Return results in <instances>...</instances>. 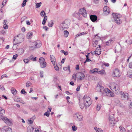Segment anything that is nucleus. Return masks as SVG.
<instances>
[{
	"mask_svg": "<svg viewBox=\"0 0 132 132\" xmlns=\"http://www.w3.org/2000/svg\"><path fill=\"white\" fill-rule=\"evenodd\" d=\"M54 21L53 20H51L48 23V26L49 27H52L54 24Z\"/></svg>",
	"mask_w": 132,
	"mask_h": 132,
	"instance_id": "30",
	"label": "nucleus"
},
{
	"mask_svg": "<svg viewBox=\"0 0 132 132\" xmlns=\"http://www.w3.org/2000/svg\"><path fill=\"white\" fill-rule=\"evenodd\" d=\"M79 12L81 13V14L84 17L87 16V13L85 8L84 7L80 9L79 11Z\"/></svg>",
	"mask_w": 132,
	"mask_h": 132,
	"instance_id": "14",
	"label": "nucleus"
},
{
	"mask_svg": "<svg viewBox=\"0 0 132 132\" xmlns=\"http://www.w3.org/2000/svg\"><path fill=\"white\" fill-rule=\"evenodd\" d=\"M3 27L6 29H7L8 28L7 25L6 24H4L3 26Z\"/></svg>",
	"mask_w": 132,
	"mask_h": 132,
	"instance_id": "52",
	"label": "nucleus"
},
{
	"mask_svg": "<svg viewBox=\"0 0 132 132\" xmlns=\"http://www.w3.org/2000/svg\"><path fill=\"white\" fill-rule=\"evenodd\" d=\"M23 35L20 34L15 37L14 39V43L15 44H18L23 42L24 40Z\"/></svg>",
	"mask_w": 132,
	"mask_h": 132,
	"instance_id": "5",
	"label": "nucleus"
},
{
	"mask_svg": "<svg viewBox=\"0 0 132 132\" xmlns=\"http://www.w3.org/2000/svg\"><path fill=\"white\" fill-rule=\"evenodd\" d=\"M40 15L42 16H44L46 15V13L44 11H42L41 12Z\"/></svg>",
	"mask_w": 132,
	"mask_h": 132,
	"instance_id": "35",
	"label": "nucleus"
},
{
	"mask_svg": "<svg viewBox=\"0 0 132 132\" xmlns=\"http://www.w3.org/2000/svg\"><path fill=\"white\" fill-rule=\"evenodd\" d=\"M61 52L62 53H63L65 55H67L68 54V53L67 52H65L63 50L61 51Z\"/></svg>",
	"mask_w": 132,
	"mask_h": 132,
	"instance_id": "44",
	"label": "nucleus"
},
{
	"mask_svg": "<svg viewBox=\"0 0 132 132\" xmlns=\"http://www.w3.org/2000/svg\"><path fill=\"white\" fill-rule=\"evenodd\" d=\"M63 69L64 70H70V67L69 65H68L67 67H65L63 68Z\"/></svg>",
	"mask_w": 132,
	"mask_h": 132,
	"instance_id": "45",
	"label": "nucleus"
},
{
	"mask_svg": "<svg viewBox=\"0 0 132 132\" xmlns=\"http://www.w3.org/2000/svg\"><path fill=\"white\" fill-rule=\"evenodd\" d=\"M98 46H99V47L96 48V49L94 51V52L96 54L99 55L101 54V51L100 49V45H98Z\"/></svg>",
	"mask_w": 132,
	"mask_h": 132,
	"instance_id": "17",
	"label": "nucleus"
},
{
	"mask_svg": "<svg viewBox=\"0 0 132 132\" xmlns=\"http://www.w3.org/2000/svg\"><path fill=\"white\" fill-rule=\"evenodd\" d=\"M65 59L64 58L62 59V61H61V63H64L65 60Z\"/></svg>",
	"mask_w": 132,
	"mask_h": 132,
	"instance_id": "64",
	"label": "nucleus"
},
{
	"mask_svg": "<svg viewBox=\"0 0 132 132\" xmlns=\"http://www.w3.org/2000/svg\"><path fill=\"white\" fill-rule=\"evenodd\" d=\"M110 88L115 93L118 94L119 93L120 88L117 84L114 82H112L110 83Z\"/></svg>",
	"mask_w": 132,
	"mask_h": 132,
	"instance_id": "3",
	"label": "nucleus"
},
{
	"mask_svg": "<svg viewBox=\"0 0 132 132\" xmlns=\"http://www.w3.org/2000/svg\"><path fill=\"white\" fill-rule=\"evenodd\" d=\"M97 73L102 75H105L106 74V72L103 69L101 70L98 68Z\"/></svg>",
	"mask_w": 132,
	"mask_h": 132,
	"instance_id": "18",
	"label": "nucleus"
},
{
	"mask_svg": "<svg viewBox=\"0 0 132 132\" xmlns=\"http://www.w3.org/2000/svg\"><path fill=\"white\" fill-rule=\"evenodd\" d=\"M103 65L106 67H108L109 66V64L107 63L104 62L103 63Z\"/></svg>",
	"mask_w": 132,
	"mask_h": 132,
	"instance_id": "50",
	"label": "nucleus"
},
{
	"mask_svg": "<svg viewBox=\"0 0 132 132\" xmlns=\"http://www.w3.org/2000/svg\"><path fill=\"white\" fill-rule=\"evenodd\" d=\"M34 129V128L31 126L28 127L27 128V132H32Z\"/></svg>",
	"mask_w": 132,
	"mask_h": 132,
	"instance_id": "23",
	"label": "nucleus"
},
{
	"mask_svg": "<svg viewBox=\"0 0 132 132\" xmlns=\"http://www.w3.org/2000/svg\"><path fill=\"white\" fill-rule=\"evenodd\" d=\"M81 14V13L79 12H75L74 13L75 16L77 18L80 17Z\"/></svg>",
	"mask_w": 132,
	"mask_h": 132,
	"instance_id": "29",
	"label": "nucleus"
},
{
	"mask_svg": "<svg viewBox=\"0 0 132 132\" xmlns=\"http://www.w3.org/2000/svg\"><path fill=\"white\" fill-rule=\"evenodd\" d=\"M69 34V32L67 30H65L64 31V35L65 37H68Z\"/></svg>",
	"mask_w": 132,
	"mask_h": 132,
	"instance_id": "32",
	"label": "nucleus"
},
{
	"mask_svg": "<svg viewBox=\"0 0 132 132\" xmlns=\"http://www.w3.org/2000/svg\"><path fill=\"white\" fill-rule=\"evenodd\" d=\"M112 75L114 77H119L120 76L121 73L119 70L115 69L113 70Z\"/></svg>",
	"mask_w": 132,
	"mask_h": 132,
	"instance_id": "9",
	"label": "nucleus"
},
{
	"mask_svg": "<svg viewBox=\"0 0 132 132\" xmlns=\"http://www.w3.org/2000/svg\"><path fill=\"white\" fill-rule=\"evenodd\" d=\"M87 33V32H82V33H81V35H84V34H86Z\"/></svg>",
	"mask_w": 132,
	"mask_h": 132,
	"instance_id": "59",
	"label": "nucleus"
},
{
	"mask_svg": "<svg viewBox=\"0 0 132 132\" xmlns=\"http://www.w3.org/2000/svg\"><path fill=\"white\" fill-rule=\"evenodd\" d=\"M72 129L73 131H75L77 130V128L75 126L73 125L72 127Z\"/></svg>",
	"mask_w": 132,
	"mask_h": 132,
	"instance_id": "42",
	"label": "nucleus"
},
{
	"mask_svg": "<svg viewBox=\"0 0 132 132\" xmlns=\"http://www.w3.org/2000/svg\"><path fill=\"white\" fill-rule=\"evenodd\" d=\"M128 75L130 78H132V71H129L128 73Z\"/></svg>",
	"mask_w": 132,
	"mask_h": 132,
	"instance_id": "38",
	"label": "nucleus"
},
{
	"mask_svg": "<svg viewBox=\"0 0 132 132\" xmlns=\"http://www.w3.org/2000/svg\"><path fill=\"white\" fill-rule=\"evenodd\" d=\"M1 130L2 132H12V129L7 126L3 127Z\"/></svg>",
	"mask_w": 132,
	"mask_h": 132,
	"instance_id": "13",
	"label": "nucleus"
},
{
	"mask_svg": "<svg viewBox=\"0 0 132 132\" xmlns=\"http://www.w3.org/2000/svg\"><path fill=\"white\" fill-rule=\"evenodd\" d=\"M25 19V18L24 17L22 18H21V22L22 23L23 21Z\"/></svg>",
	"mask_w": 132,
	"mask_h": 132,
	"instance_id": "54",
	"label": "nucleus"
},
{
	"mask_svg": "<svg viewBox=\"0 0 132 132\" xmlns=\"http://www.w3.org/2000/svg\"><path fill=\"white\" fill-rule=\"evenodd\" d=\"M113 114H110L109 116V120L110 123L111 124H113L115 123V120L113 117Z\"/></svg>",
	"mask_w": 132,
	"mask_h": 132,
	"instance_id": "12",
	"label": "nucleus"
},
{
	"mask_svg": "<svg viewBox=\"0 0 132 132\" xmlns=\"http://www.w3.org/2000/svg\"><path fill=\"white\" fill-rule=\"evenodd\" d=\"M70 21L69 20H65L61 23L60 26V28L62 30L68 28L70 25Z\"/></svg>",
	"mask_w": 132,
	"mask_h": 132,
	"instance_id": "4",
	"label": "nucleus"
},
{
	"mask_svg": "<svg viewBox=\"0 0 132 132\" xmlns=\"http://www.w3.org/2000/svg\"><path fill=\"white\" fill-rule=\"evenodd\" d=\"M39 62L40 63V67L42 68H44L46 66V63L45 59L43 57H40L39 59Z\"/></svg>",
	"mask_w": 132,
	"mask_h": 132,
	"instance_id": "8",
	"label": "nucleus"
},
{
	"mask_svg": "<svg viewBox=\"0 0 132 132\" xmlns=\"http://www.w3.org/2000/svg\"><path fill=\"white\" fill-rule=\"evenodd\" d=\"M11 92L14 95H15L16 94L17 92V90L13 88H12Z\"/></svg>",
	"mask_w": 132,
	"mask_h": 132,
	"instance_id": "28",
	"label": "nucleus"
},
{
	"mask_svg": "<svg viewBox=\"0 0 132 132\" xmlns=\"http://www.w3.org/2000/svg\"><path fill=\"white\" fill-rule=\"evenodd\" d=\"M104 13L106 15L109 14L110 12V10L109 8L107 6H105L103 8Z\"/></svg>",
	"mask_w": 132,
	"mask_h": 132,
	"instance_id": "16",
	"label": "nucleus"
},
{
	"mask_svg": "<svg viewBox=\"0 0 132 132\" xmlns=\"http://www.w3.org/2000/svg\"><path fill=\"white\" fill-rule=\"evenodd\" d=\"M98 68H95L93 70H91L90 72L92 73H94L95 72L97 73V71H98Z\"/></svg>",
	"mask_w": 132,
	"mask_h": 132,
	"instance_id": "31",
	"label": "nucleus"
},
{
	"mask_svg": "<svg viewBox=\"0 0 132 132\" xmlns=\"http://www.w3.org/2000/svg\"><path fill=\"white\" fill-rule=\"evenodd\" d=\"M44 17L43 19V20H45L46 21V20L47 19V16H44Z\"/></svg>",
	"mask_w": 132,
	"mask_h": 132,
	"instance_id": "61",
	"label": "nucleus"
},
{
	"mask_svg": "<svg viewBox=\"0 0 132 132\" xmlns=\"http://www.w3.org/2000/svg\"><path fill=\"white\" fill-rule=\"evenodd\" d=\"M41 4H42L41 2H40L39 3H37L36 4V7L37 8H38V7H40L41 5Z\"/></svg>",
	"mask_w": 132,
	"mask_h": 132,
	"instance_id": "39",
	"label": "nucleus"
},
{
	"mask_svg": "<svg viewBox=\"0 0 132 132\" xmlns=\"http://www.w3.org/2000/svg\"><path fill=\"white\" fill-rule=\"evenodd\" d=\"M129 67L130 68H132V62L129 63Z\"/></svg>",
	"mask_w": 132,
	"mask_h": 132,
	"instance_id": "55",
	"label": "nucleus"
},
{
	"mask_svg": "<svg viewBox=\"0 0 132 132\" xmlns=\"http://www.w3.org/2000/svg\"><path fill=\"white\" fill-rule=\"evenodd\" d=\"M28 123L30 124H31L33 123V121L31 120H28Z\"/></svg>",
	"mask_w": 132,
	"mask_h": 132,
	"instance_id": "57",
	"label": "nucleus"
},
{
	"mask_svg": "<svg viewBox=\"0 0 132 132\" xmlns=\"http://www.w3.org/2000/svg\"><path fill=\"white\" fill-rule=\"evenodd\" d=\"M35 43V45L37 48L40 47L41 45V42L40 40H37L36 42H34Z\"/></svg>",
	"mask_w": 132,
	"mask_h": 132,
	"instance_id": "21",
	"label": "nucleus"
},
{
	"mask_svg": "<svg viewBox=\"0 0 132 132\" xmlns=\"http://www.w3.org/2000/svg\"><path fill=\"white\" fill-rule=\"evenodd\" d=\"M43 73L44 72L43 71H40V75L41 77H43Z\"/></svg>",
	"mask_w": 132,
	"mask_h": 132,
	"instance_id": "48",
	"label": "nucleus"
},
{
	"mask_svg": "<svg viewBox=\"0 0 132 132\" xmlns=\"http://www.w3.org/2000/svg\"><path fill=\"white\" fill-rule=\"evenodd\" d=\"M120 94L122 98L127 100L129 98V95L127 93H124L123 92L121 91L120 92Z\"/></svg>",
	"mask_w": 132,
	"mask_h": 132,
	"instance_id": "11",
	"label": "nucleus"
},
{
	"mask_svg": "<svg viewBox=\"0 0 132 132\" xmlns=\"http://www.w3.org/2000/svg\"><path fill=\"white\" fill-rule=\"evenodd\" d=\"M90 18L92 22H94L97 20V17L96 15H91L90 16Z\"/></svg>",
	"mask_w": 132,
	"mask_h": 132,
	"instance_id": "20",
	"label": "nucleus"
},
{
	"mask_svg": "<svg viewBox=\"0 0 132 132\" xmlns=\"http://www.w3.org/2000/svg\"><path fill=\"white\" fill-rule=\"evenodd\" d=\"M113 42V40L112 39H110L106 42V45L108 46H109L111 45Z\"/></svg>",
	"mask_w": 132,
	"mask_h": 132,
	"instance_id": "25",
	"label": "nucleus"
},
{
	"mask_svg": "<svg viewBox=\"0 0 132 132\" xmlns=\"http://www.w3.org/2000/svg\"><path fill=\"white\" fill-rule=\"evenodd\" d=\"M15 100L17 102H20V98H18V97H16L15 98Z\"/></svg>",
	"mask_w": 132,
	"mask_h": 132,
	"instance_id": "53",
	"label": "nucleus"
},
{
	"mask_svg": "<svg viewBox=\"0 0 132 132\" xmlns=\"http://www.w3.org/2000/svg\"><path fill=\"white\" fill-rule=\"evenodd\" d=\"M75 115L79 121H81L83 120V116L81 113H76Z\"/></svg>",
	"mask_w": 132,
	"mask_h": 132,
	"instance_id": "15",
	"label": "nucleus"
},
{
	"mask_svg": "<svg viewBox=\"0 0 132 132\" xmlns=\"http://www.w3.org/2000/svg\"><path fill=\"white\" fill-rule=\"evenodd\" d=\"M24 52V50L22 48H19L18 51V53L20 55L22 54Z\"/></svg>",
	"mask_w": 132,
	"mask_h": 132,
	"instance_id": "27",
	"label": "nucleus"
},
{
	"mask_svg": "<svg viewBox=\"0 0 132 132\" xmlns=\"http://www.w3.org/2000/svg\"><path fill=\"white\" fill-rule=\"evenodd\" d=\"M36 47L35 45V43L34 42H33L31 44L30 47V50H33L36 48Z\"/></svg>",
	"mask_w": 132,
	"mask_h": 132,
	"instance_id": "22",
	"label": "nucleus"
},
{
	"mask_svg": "<svg viewBox=\"0 0 132 132\" xmlns=\"http://www.w3.org/2000/svg\"><path fill=\"white\" fill-rule=\"evenodd\" d=\"M23 61L25 63H28V59H24L23 60Z\"/></svg>",
	"mask_w": 132,
	"mask_h": 132,
	"instance_id": "51",
	"label": "nucleus"
},
{
	"mask_svg": "<svg viewBox=\"0 0 132 132\" xmlns=\"http://www.w3.org/2000/svg\"><path fill=\"white\" fill-rule=\"evenodd\" d=\"M44 115H46L47 117H48L49 116L50 113L49 111L46 112L44 114Z\"/></svg>",
	"mask_w": 132,
	"mask_h": 132,
	"instance_id": "47",
	"label": "nucleus"
},
{
	"mask_svg": "<svg viewBox=\"0 0 132 132\" xmlns=\"http://www.w3.org/2000/svg\"><path fill=\"white\" fill-rule=\"evenodd\" d=\"M76 69L77 70H79V67L78 65H77L76 67Z\"/></svg>",
	"mask_w": 132,
	"mask_h": 132,
	"instance_id": "63",
	"label": "nucleus"
},
{
	"mask_svg": "<svg viewBox=\"0 0 132 132\" xmlns=\"http://www.w3.org/2000/svg\"><path fill=\"white\" fill-rule=\"evenodd\" d=\"M32 84V83L29 81H27L26 83V86L27 87H29Z\"/></svg>",
	"mask_w": 132,
	"mask_h": 132,
	"instance_id": "34",
	"label": "nucleus"
},
{
	"mask_svg": "<svg viewBox=\"0 0 132 132\" xmlns=\"http://www.w3.org/2000/svg\"><path fill=\"white\" fill-rule=\"evenodd\" d=\"M77 77V74H74L72 76V78L75 81L76 80Z\"/></svg>",
	"mask_w": 132,
	"mask_h": 132,
	"instance_id": "43",
	"label": "nucleus"
},
{
	"mask_svg": "<svg viewBox=\"0 0 132 132\" xmlns=\"http://www.w3.org/2000/svg\"><path fill=\"white\" fill-rule=\"evenodd\" d=\"M33 35L32 32H29L27 35V39H30L32 37Z\"/></svg>",
	"mask_w": 132,
	"mask_h": 132,
	"instance_id": "24",
	"label": "nucleus"
},
{
	"mask_svg": "<svg viewBox=\"0 0 132 132\" xmlns=\"http://www.w3.org/2000/svg\"><path fill=\"white\" fill-rule=\"evenodd\" d=\"M96 89L98 92H99L102 94L105 92L106 95L109 97H113L114 95V93L107 88H104L102 86L98 84L96 87Z\"/></svg>",
	"mask_w": 132,
	"mask_h": 132,
	"instance_id": "1",
	"label": "nucleus"
},
{
	"mask_svg": "<svg viewBox=\"0 0 132 132\" xmlns=\"http://www.w3.org/2000/svg\"><path fill=\"white\" fill-rule=\"evenodd\" d=\"M16 44H14L13 45V50H15L17 48V46L16 45Z\"/></svg>",
	"mask_w": 132,
	"mask_h": 132,
	"instance_id": "46",
	"label": "nucleus"
},
{
	"mask_svg": "<svg viewBox=\"0 0 132 132\" xmlns=\"http://www.w3.org/2000/svg\"><path fill=\"white\" fill-rule=\"evenodd\" d=\"M21 93L24 95H26L27 94V92L26 91H25L24 89H22L21 91Z\"/></svg>",
	"mask_w": 132,
	"mask_h": 132,
	"instance_id": "40",
	"label": "nucleus"
},
{
	"mask_svg": "<svg viewBox=\"0 0 132 132\" xmlns=\"http://www.w3.org/2000/svg\"><path fill=\"white\" fill-rule=\"evenodd\" d=\"M113 18L116 22L118 24H120L122 23V21L120 19L121 16L117 14H115L113 13L112 14Z\"/></svg>",
	"mask_w": 132,
	"mask_h": 132,
	"instance_id": "7",
	"label": "nucleus"
},
{
	"mask_svg": "<svg viewBox=\"0 0 132 132\" xmlns=\"http://www.w3.org/2000/svg\"><path fill=\"white\" fill-rule=\"evenodd\" d=\"M101 105L100 104H98L97 105L96 109L98 111L100 110L101 107Z\"/></svg>",
	"mask_w": 132,
	"mask_h": 132,
	"instance_id": "41",
	"label": "nucleus"
},
{
	"mask_svg": "<svg viewBox=\"0 0 132 132\" xmlns=\"http://www.w3.org/2000/svg\"><path fill=\"white\" fill-rule=\"evenodd\" d=\"M54 67V68L55 70L56 71H58L59 70V68L57 66L56 64V63H55V65H53Z\"/></svg>",
	"mask_w": 132,
	"mask_h": 132,
	"instance_id": "37",
	"label": "nucleus"
},
{
	"mask_svg": "<svg viewBox=\"0 0 132 132\" xmlns=\"http://www.w3.org/2000/svg\"><path fill=\"white\" fill-rule=\"evenodd\" d=\"M27 1V0H24L23 1V3L21 5L23 7L25 6L26 4V3Z\"/></svg>",
	"mask_w": 132,
	"mask_h": 132,
	"instance_id": "36",
	"label": "nucleus"
},
{
	"mask_svg": "<svg viewBox=\"0 0 132 132\" xmlns=\"http://www.w3.org/2000/svg\"><path fill=\"white\" fill-rule=\"evenodd\" d=\"M5 113V110L2 108H0V119H1L7 125L11 126L13 124L12 120L9 119L7 118L3 115Z\"/></svg>",
	"mask_w": 132,
	"mask_h": 132,
	"instance_id": "2",
	"label": "nucleus"
},
{
	"mask_svg": "<svg viewBox=\"0 0 132 132\" xmlns=\"http://www.w3.org/2000/svg\"><path fill=\"white\" fill-rule=\"evenodd\" d=\"M94 129L96 131V132H103V130L101 128H97V127H95Z\"/></svg>",
	"mask_w": 132,
	"mask_h": 132,
	"instance_id": "26",
	"label": "nucleus"
},
{
	"mask_svg": "<svg viewBox=\"0 0 132 132\" xmlns=\"http://www.w3.org/2000/svg\"><path fill=\"white\" fill-rule=\"evenodd\" d=\"M35 132H39V130L38 128H35Z\"/></svg>",
	"mask_w": 132,
	"mask_h": 132,
	"instance_id": "58",
	"label": "nucleus"
},
{
	"mask_svg": "<svg viewBox=\"0 0 132 132\" xmlns=\"http://www.w3.org/2000/svg\"><path fill=\"white\" fill-rule=\"evenodd\" d=\"M50 59L51 62L52 63L53 65H55V63H56L55 57L53 55H51L50 56Z\"/></svg>",
	"mask_w": 132,
	"mask_h": 132,
	"instance_id": "19",
	"label": "nucleus"
},
{
	"mask_svg": "<svg viewBox=\"0 0 132 132\" xmlns=\"http://www.w3.org/2000/svg\"><path fill=\"white\" fill-rule=\"evenodd\" d=\"M84 101V104L86 107H89L92 104L90 98L88 96L85 95L83 98Z\"/></svg>",
	"mask_w": 132,
	"mask_h": 132,
	"instance_id": "6",
	"label": "nucleus"
},
{
	"mask_svg": "<svg viewBox=\"0 0 132 132\" xmlns=\"http://www.w3.org/2000/svg\"><path fill=\"white\" fill-rule=\"evenodd\" d=\"M80 88V86H78L76 89L77 91H79Z\"/></svg>",
	"mask_w": 132,
	"mask_h": 132,
	"instance_id": "62",
	"label": "nucleus"
},
{
	"mask_svg": "<svg viewBox=\"0 0 132 132\" xmlns=\"http://www.w3.org/2000/svg\"><path fill=\"white\" fill-rule=\"evenodd\" d=\"M18 56V55L17 54H16L15 55H13L12 58L14 60H15L16 59V58Z\"/></svg>",
	"mask_w": 132,
	"mask_h": 132,
	"instance_id": "49",
	"label": "nucleus"
},
{
	"mask_svg": "<svg viewBox=\"0 0 132 132\" xmlns=\"http://www.w3.org/2000/svg\"><path fill=\"white\" fill-rule=\"evenodd\" d=\"M119 128L121 132H125L126 130L122 126H120L119 127Z\"/></svg>",
	"mask_w": 132,
	"mask_h": 132,
	"instance_id": "33",
	"label": "nucleus"
},
{
	"mask_svg": "<svg viewBox=\"0 0 132 132\" xmlns=\"http://www.w3.org/2000/svg\"><path fill=\"white\" fill-rule=\"evenodd\" d=\"M91 61L90 59H89L88 58L86 59V60L85 62H84V63H85L87 62H89Z\"/></svg>",
	"mask_w": 132,
	"mask_h": 132,
	"instance_id": "56",
	"label": "nucleus"
},
{
	"mask_svg": "<svg viewBox=\"0 0 132 132\" xmlns=\"http://www.w3.org/2000/svg\"><path fill=\"white\" fill-rule=\"evenodd\" d=\"M0 89H1V90H2L4 89V88L3 87L1 86H0Z\"/></svg>",
	"mask_w": 132,
	"mask_h": 132,
	"instance_id": "60",
	"label": "nucleus"
},
{
	"mask_svg": "<svg viewBox=\"0 0 132 132\" xmlns=\"http://www.w3.org/2000/svg\"><path fill=\"white\" fill-rule=\"evenodd\" d=\"M77 76L78 80H82L84 79L85 75L82 72H78L77 74Z\"/></svg>",
	"mask_w": 132,
	"mask_h": 132,
	"instance_id": "10",
	"label": "nucleus"
}]
</instances>
